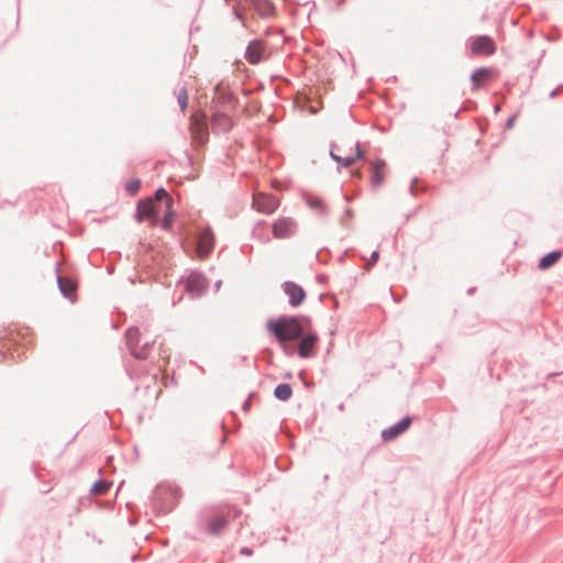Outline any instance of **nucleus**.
Masks as SVG:
<instances>
[{
	"label": "nucleus",
	"instance_id": "obj_9",
	"mask_svg": "<svg viewBox=\"0 0 563 563\" xmlns=\"http://www.w3.org/2000/svg\"><path fill=\"white\" fill-rule=\"evenodd\" d=\"M156 200L159 202H164L162 211H164V220H163V228L168 229L174 220L173 211H172V198L167 194V191L163 188H159L156 191Z\"/></svg>",
	"mask_w": 563,
	"mask_h": 563
},
{
	"label": "nucleus",
	"instance_id": "obj_22",
	"mask_svg": "<svg viewBox=\"0 0 563 563\" xmlns=\"http://www.w3.org/2000/svg\"><path fill=\"white\" fill-rule=\"evenodd\" d=\"M58 285H59L62 292L68 297L71 296V294L76 289V284L66 277H59Z\"/></svg>",
	"mask_w": 563,
	"mask_h": 563
},
{
	"label": "nucleus",
	"instance_id": "obj_23",
	"mask_svg": "<svg viewBox=\"0 0 563 563\" xmlns=\"http://www.w3.org/2000/svg\"><path fill=\"white\" fill-rule=\"evenodd\" d=\"M110 486H111L110 482H107V481L102 479V481H99V482L93 484V486L91 488V492L95 495H103V494H106L108 492Z\"/></svg>",
	"mask_w": 563,
	"mask_h": 563
},
{
	"label": "nucleus",
	"instance_id": "obj_19",
	"mask_svg": "<svg viewBox=\"0 0 563 563\" xmlns=\"http://www.w3.org/2000/svg\"><path fill=\"white\" fill-rule=\"evenodd\" d=\"M228 525V518L224 515H217L209 520L208 530L218 534Z\"/></svg>",
	"mask_w": 563,
	"mask_h": 563
},
{
	"label": "nucleus",
	"instance_id": "obj_21",
	"mask_svg": "<svg viewBox=\"0 0 563 563\" xmlns=\"http://www.w3.org/2000/svg\"><path fill=\"white\" fill-rule=\"evenodd\" d=\"M274 395L279 400L285 401L291 397L292 389H291L290 385H288V384H280L275 388Z\"/></svg>",
	"mask_w": 563,
	"mask_h": 563
},
{
	"label": "nucleus",
	"instance_id": "obj_13",
	"mask_svg": "<svg viewBox=\"0 0 563 563\" xmlns=\"http://www.w3.org/2000/svg\"><path fill=\"white\" fill-rule=\"evenodd\" d=\"M495 76H496V74L492 68L481 67V68L476 69L471 76L473 90L479 89L487 81L494 79Z\"/></svg>",
	"mask_w": 563,
	"mask_h": 563
},
{
	"label": "nucleus",
	"instance_id": "obj_5",
	"mask_svg": "<svg viewBox=\"0 0 563 563\" xmlns=\"http://www.w3.org/2000/svg\"><path fill=\"white\" fill-rule=\"evenodd\" d=\"M126 341L131 353L137 358H147L152 349L148 342L140 344L141 333L136 328L126 331Z\"/></svg>",
	"mask_w": 563,
	"mask_h": 563
},
{
	"label": "nucleus",
	"instance_id": "obj_27",
	"mask_svg": "<svg viewBox=\"0 0 563 563\" xmlns=\"http://www.w3.org/2000/svg\"><path fill=\"white\" fill-rule=\"evenodd\" d=\"M241 552H242L243 554H245V555H251V554H252V551H251V550H249V549H246V548L242 549V551H241Z\"/></svg>",
	"mask_w": 563,
	"mask_h": 563
},
{
	"label": "nucleus",
	"instance_id": "obj_18",
	"mask_svg": "<svg viewBox=\"0 0 563 563\" xmlns=\"http://www.w3.org/2000/svg\"><path fill=\"white\" fill-rule=\"evenodd\" d=\"M317 342L318 336L316 334H308L302 338L298 349L299 355L301 357H308L312 353Z\"/></svg>",
	"mask_w": 563,
	"mask_h": 563
},
{
	"label": "nucleus",
	"instance_id": "obj_11",
	"mask_svg": "<svg viewBox=\"0 0 563 563\" xmlns=\"http://www.w3.org/2000/svg\"><path fill=\"white\" fill-rule=\"evenodd\" d=\"M207 289L206 278L198 274L191 273L186 280V290L192 296H200Z\"/></svg>",
	"mask_w": 563,
	"mask_h": 563
},
{
	"label": "nucleus",
	"instance_id": "obj_17",
	"mask_svg": "<svg viewBox=\"0 0 563 563\" xmlns=\"http://www.w3.org/2000/svg\"><path fill=\"white\" fill-rule=\"evenodd\" d=\"M386 165L384 161H375L372 166L371 183L373 187H379L385 179Z\"/></svg>",
	"mask_w": 563,
	"mask_h": 563
},
{
	"label": "nucleus",
	"instance_id": "obj_14",
	"mask_svg": "<svg viewBox=\"0 0 563 563\" xmlns=\"http://www.w3.org/2000/svg\"><path fill=\"white\" fill-rule=\"evenodd\" d=\"M265 44L260 40L251 42L246 48V59L251 64H257L264 58Z\"/></svg>",
	"mask_w": 563,
	"mask_h": 563
},
{
	"label": "nucleus",
	"instance_id": "obj_15",
	"mask_svg": "<svg viewBox=\"0 0 563 563\" xmlns=\"http://www.w3.org/2000/svg\"><path fill=\"white\" fill-rule=\"evenodd\" d=\"M411 419L409 417H405L402 420H400L397 424L384 430L382 432V437L386 441H390L396 439L398 435L404 433L410 426Z\"/></svg>",
	"mask_w": 563,
	"mask_h": 563
},
{
	"label": "nucleus",
	"instance_id": "obj_25",
	"mask_svg": "<svg viewBox=\"0 0 563 563\" xmlns=\"http://www.w3.org/2000/svg\"><path fill=\"white\" fill-rule=\"evenodd\" d=\"M262 5H263V9H264V13L265 14H269L272 11H273V7L271 3L268 2H262Z\"/></svg>",
	"mask_w": 563,
	"mask_h": 563
},
{
	"label": "nucleus",
	"instance_id": "obj_26",
	"mask_svg": "<svg viewBox=\"0 0 563 563\" xmlns=\"http://www.w3.org/2000/svg\"><path fill=\"white\" fill-rule=\"evenodd\" d=\"M378 256H379L378 252H377V251H374V252L372 253L371 264H374V263L377 261Z\"/></svg>",
	"mask_w": 563,
	"mask_h": 563
},
{
	"label": "nucleus",
	"instance_id": "obj_12",
	"mask_svg": "<svg viewBox=\"0 0 563 563\" xmlns=\"http://www.w3.org/2000/svg\"><path fill=\"white\" fill-rule=\"evenodd\" d=\"M284 291L289 296L290 298V305L294 307H298L302 303V301L306 298L305 290L297 284L292 282H286L283 285Z\"/></svg>",
	"mask_w": 563,
	"mask_h": 563
},
{
	"label": "nucleus",
	"instance_id": "obj_7",
	"mask_svg": "<svg viewBox=\"0 0 563 563\" xmlns=\"http://www.w3.org/2000/svg\"><path fill=\"white\" fill-rule=\"evenodd\" d=\"M470 49L473 56H490L495 53L496 45L490 36L482 35L472 40L470 44Z\"/></svg>",
	"mask_w": 563,
	"mask_h": 563
},
{
	"label": "nucleus",
	"instance_id": "obj_6",
	"mask_svg": "<svg viewBox=\"0 0 563 563\" xmlns=\"http://www.w3.org/2000/svg\"><path fill=\"white\" fill-rule=\"evenodd\" d=\"M253 207L261 213L272 214L279 207V199L273 195L258 192L253 196Z\"/></svg>",
	"mask_w": 563,
	"mask_h": 563
},
{
	"label": "nucleus",
	"instance_id": "obj_24",
	"mask_svg": "<svg viewBox=\"0 0 563 563\" xmlns=\"http://www.w3.org/2000/svg\"><path fill=\"white\" fill-rule=\"evenodd\" d=\"M177 100H178L181 111L185 112V110L188 107V100H189L188 91L185 87H181L179 89V91L177 93Z\"/></svg>",
	"mask_w": 563,
	"mask_h": 563
},
{
	"label": "nucleus",
	"instance_id": "obj_4",
	"mask_svg": "<svg viewBox=\"0 0 563 563\" xmlns=\"http://www.w3.org/2000/svg\"><path fill=\"white\" fill-rule=\"evenodd\" d=\"M297 222L291 217H279L272 223L273 236L277 240L290 239L297 232Z\"/></svg>",
	"mask_w": 563,
	"mask_h": 563
},
{
	"label": "nucleus",
	"instance_id": "obj_16",
	"mask_svg": "<svg viewBox=\"0 0 563 563\" xmlns=\"http://www.w3.org/2000/svg\"><path fill=\"white\" fill-rule=\"evenodd\" d=\"M211 128L216 132H227L232 128V121L227 114L216 112L211 118Z\"/></svg>",
	"mask_w": 563,
	"mask_h": 563
},
{
	"label": "nucleus",
	"instance_id": "obj_29",
	"mask_svg": "<svg viewBox=\"0 0 563 563\" xmlns=\"http://www.w3.org/2000/svg\"><path fill=\"white\" fill-rule=\"evenodd\" d=\"M250 404H251V401H250V400H247V401L245 402V405H244V407H243V408H244V410H247V409H249Z\"/></svg>",
	"mask_w": 563,
	"mask_h": 563
},
{
	"label": "nucleus",
	"instance_id": "obj_3",
	"mask_svg": "<svg viewBox=\"0 0 563 563\" xmlns=\"http://www.w3.org/2000/svg\"><path fill=\"white\" fill-rule=\"evenodd\" d=\"M164 202L154 198H147L139 201L136 207V220L137 222L148 221L152 227L156 225L158 213L162 211Z\"/></svg>",
	"mask_w": 563,
	"mask_h": 563
},
{
	"label": "nucleus",
	"instance_id": "obj_2",
	"mask_svg": "<svg viewBox=\"0 0 563 563\" xmlns=\"http://www.w3.org/2000/svg\"><path fill=\"white\" fill-rule=\"evenodd\" d=\"M330 154L333 159L342 163L344 166L352 165L362 156L357 142L349 139H342L338 143L333 144Z\"/></svg>",
	"mask_w": 563,
	"mask_h": 563
},
{
	"label": "nucleus",
	"instance_id": "obj_8",
	"mask_svg": "<svg viewBox=\"0 0 563 563\" xmlns=\"http://www.w3.org/2000/svg\"><path fill=\"white\" fill-rule=\"evenodd\" d=\"M191 133L195 140L203 143L207 140V122L203 113H195L191 115Z\"/></svg>",
	"mask_w": 563,
	"mask_h": 563
},
{
	"label": "nucleus",
	"instance_id": "obj_1",
	"mask_svg": "<svg viewBox=\"0 0 563 563\" xmlns=\"http://www.w3.org/2000/svg\"><path fill=\"white\" fill-rule=\"evenodd\" d=\"M267 330L272 332L279 343L298 339L303 333V325L299 318L280 317L267 322Z\"/></svg>",
	"mask_w": 563,
	"mask_h": 563
},
{
	"label": "nucleus",
	"instance_id": "obj_10",
	"mask_svg": "<svg viewBox=\"0 0 563 563\" xmlns=\"http://www.w3.org/2000/svg\"><path fill=\"white\" fill-rule=\"evenodd\" d=\"M213 244H214L213 233L211 232L210 229H205L200 233L199 240H198V245H197L198 256L201 258L207 257L211 253V251L213 249Z\"/></svg>",
	"mask_w": 563,
	"mask_h": 563
},
{
	"label": "nucleus",
	"instance_id": "obj_30",
	"mask_svg": "<svg viewBox=\"0 0 563 563\" xmlns=\"http://www.w3.org/2000/svg\"><path fill=\"white\" fill-rule=\"evenodd\" d=\"M311 206H312V207H314V205H313V203H311ZM316 206L321 207V202H320V201H317V202H316Z\"/></svg>",
	"mask_w": 563,
	"mask_h": 563
},
{
	"label": "nucleus",
	"instance_id": "obj_20",
	"mask_svg": "<svg viewBox=\"0 0 563 563\" xmlns=\"http://www.w3.org/2000/svg\"><path fill=\"white\" fill-rule=\"evenodd\" d=\"M561 257L560 252H551L548 255L543 256L540 261L539 267L541 269H548L552 265H554Z\"/></svg>",
	"mask_w": 563,
	"mask_h": 563
},
{
	"label": "nucleus",
	"instance_id": "obj_28",
	"mask_svg": "<svg viewBox=\"0 0 563 563\" xmlns=\"http://www.w3.org/2000/svg\"><path fill=\"white\" fill-rule=\"evenodd\" d=\"M515 118H510L507 122L508 126H511L514 124Z\"/></svg>",
	"mask_w": 563,
	"mask_h": 563
}]
</instances>
